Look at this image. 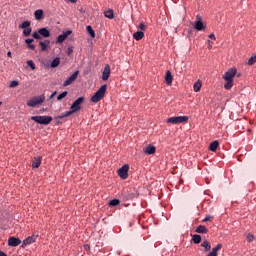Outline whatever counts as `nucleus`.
Masks as SVG:
<instances>
[{"mask_svg":"<svg viewBox=\"0 0 256 256\" xmlns=\"http://www.w3.org/2000/svg\"><path fill=\"white\" fill-rule=\"evenodd\" d=\"M85 103V97H79L76 99L70 107V110L62 113L60 116H57V119H65V117H71L73 113H77V111H81V105Z\"/></svg>","mask_w":256,"mask_h":256,"instance_id":"nucleus-1","label":"nucleus"},{"mask_svg":"<svg viewBox=\"0 0 256 256\" xmlns=\"http://www.w3.org/2000/svg\"><path fill=\"white\" fill-rule=\"evenodd\" d=\"M237 75V68H230L225 74L223 75V79L226 81L224 84V88L226 90L233 88V79Z\"/></svg>","mask_w":256,"mask_h":256,"instance_id":"nucleus-2","label":"nucleus"},{"mask_svg":"<svg viewBox=\"0 0 256 256\" xmlns=\"http://www.w3.org/2000/svg\"><path fill=\"white\" fill-rule=\"evenodd\" d=\"M105 93H107V85H102L91 97L92 103H99L105 97Z\"/></svg>","mask_w":256,"mask_h":256,"instance_id":"nucleus-3","label":"nucleus"},{"mask_svg":"<svg viewBox=\"0 0 256 256\" xmlns=\"http://www.w3.org/2000/svg\"><path fill=\"white\" fill-rule=\"evenodd\" d=\"M31 121H35L39 125H49L53 121L51 116H32Z\"/></svg>","mask_w":256,"mask_h":256,"instance_id":"nucleus-4","label":"nucleus"},{"mask_svg":"<svg viewBox=\"0 0 256 256\" xmlns=\"http://www.w3.org/2000/svg\"><path fill=\"white\" fill-rule=\"evenodd\" d=\"M189 121V117L187 116H175L167 119V123H171L172 125H179V123H187Z\"/></svg>","mask_w":256,"mask_h":256,"instance_id":"nucleus-5","label":"nucleus"},{"mask_svg":"<svg viewBox=\"0 0 256 256\" xmlns=\"http://www.w3.org/2000/svg\"><path fill=\"white\" fill-rule=\"evenodd\" d=\"M41 103H45L44 95L32 98L30 101L27 102V105L28 107H37V105H41Z\"/></svg>","mask_w":256,"mask_h":256,"instance_id":"nucleus-6","label":"nucleus"},{"mask_svg":"<svg viewBox=\"0 0 256 256\" xmlns=\"http://www.w3.org/2000/svg\"><path fill=\"white\" fill-rule=\"evenodd\" d=\"M118 175L120 179H127L129 177V164H125L118 169Z\"/></svg>","mask_w":256,"mask_h":256,"instance_id":"nucleus-7","label":"nucleus"},{"mask_svg":"<svg viewBox=\"0 0 256 256\" xmlns=\"http://www.w3.org/2000/svg\"><path fill=\"white\" fill-rule=\"evenodd\" d=\"M77 77H79V71H75L66 81H64L63 87H69L74 81H77Z\"/></svg>","mask_w":256,"mask_h":256,"instance_id":"nucleus-8","label":"nucleus"},{"mask_svg":"<svg viewBox=\"0 0 256 256\" xmlns=\"http://www.w3.org/2000/svg\"><path fill=\"white\" fill-rule=\"evenodd\" d=\"M8 245L10 247H19V245H21V239L12 236L8 239Z\"/></svg>","mask_w":256,"mask_h":256,"instance_id":"nucleus-9","label":"nucleus"},{"mask_svg":"<svg viewBox=\"0 0 256 256\" xmlns=\"http://www.w3.org/2000/svg\"><path fill=\"white\" fill-rule=\"evenodd\" d=\"M110 75H111V66H109V64H107L104 67V70L102 72V80L107 81L109 79Z\"/></svg>","mask_w":256,"mask_h":256,"instance_id":"nucleus-10","label":"nucleus"},{"mask_svg":"<svg viewBox=\"0 0 256 256\" xmlns=\"http://www.w3.org/2000/svg\"><path fill=\"white\" fill-rule=\"evenodd\" d=\"M35 241H37V235H32L28 238H26L25 240H23L22 242V247H27V245H31L33 243H35Z\"/></svg>","mask_w":256,"mask_h":256,"instance_id":"nucleus-11","label":"nucleus"},{"mask_svg":"<svg viewBox=\"0 0 256 256\" xmlns=\"http://www.w3.org/2000/svg\"><path fill=\"white\" fill-rule=\"evenodd\" d=\"M221 249H223V244H218L217 246L212 248L207 256H219V251H221Z\"/></svg>","mask_w":256,"mask_h":256,"instance_id":"nucleus-12","label":"nucleus"},{"mask_svg":"<svg viewBox=\"0 0 256 256\" xmlns=\"http://www.w3.org/2000/svg\"><path fill=\"white\" fill-rule=\"evenodd\" d=\"M155 151H157V148L153 145H148L143 149L146 155H155Z\"/></svg>","mask_w":256,"mask_h":256,"instance_id":"nucleus-13","label":"nucleus"},{"mask_svg":"<svg viewBox=\"0 0 256 256\" xmlns=\"http://www.w3.org/2000/svg\"><path fill=\"white\" fill-rule=\"evenodd\" d=\"M71 33H73V31L67 30V31L64 32L63 34H60V35L57 37V43H63V41H65V39H67V37H68L69 35H71Z\"/></svg>","mask_w":256,"mask_h":256,"instance_id":"nucleus-14","label":"nucleus"},{"mask_svg":"<svg viewBox=\"0 0 256 256\" xmlns=\"http://www.w3.org/2000/svg\"><path fill=\"white\" fill-rule=\"evenodd\" d=\"M39 167H41V156L34 157L32 160V168L39 169Z\"/></svg>","mask_w":256,"mask_h":256,"instance_id":"nucleus-15","label":"nucleus"},{"mask_svg":"<svg viewBox=\"0 0 256 256\" xmlns=\"http://www.w3.org/2000/svg\"><path fill=\"white\" fill-rule=\"evenodd\" d=\"M38 33L41 37H45V38L51 37V32L47 28H40L38 30Z\"/></svg>","mask_w":256,"mask_h":256,"instance_id":"nucleus-16","label":"nucleus"},{"mask_svg":"<svg viewBox=\"0 0 256 256\" xmlns=\"http://www.w3.org/2000/svg\"><path fill=\"white\" fill-rule=\"evenodd\" d=\"M194 29H196V31H203L205 29V24H203V21L198 20L195 22Z\"/></svg>","mask_w":256,"mask_h":256,"instance_id":"nucleus-17","label":"nucleus"},{"mask_svg":"<svg viewBox=\"0 0 256 256\" xmlns=\"http://www.w3.org/2000/svg\"><path fill=\"white\" fill-rule=\"evenodd\" d=\"M50 44H51V41L49 40L40 41L39 45L41 47V51H47V48L49 47Z\"/></svg>","mask_w":256,"mask_h":256,"instance_id":"nucleus-18","label":"nucleus"},{"mask_svg":"<svg viewBox=\"0 0 256 256\" xmlns=\"http://www.w3.org/2000/svg\"><path fill=\"white\" fill-rule=\"evenodd\" d=\"M201 247H204V253L211 251V243L208 240H204L201 243Z\"/></svg>","mask_w":256,"mask_h":256,"instance_id":"nucleus-19","label":"nucleus"},{"mask_svg":"<svg viewBox=\"0 0 256 256\" xmlns=\"http://www.w3.org/2000/svg\"><path fill=\"white\" fill-rule=\"evenodd\" d=\"M34 17L36 21H41V19H43V10L42 9H38L34 12Z\"/></svg>","mask_w":256,"mask_h":256,"instance_id":"nucleus-20","label":"nucleus"},{"mask_svg":"<svg viewBox=\"0 0 256 256\" xmlns=\"http://www.w3.org/2000/svg\"><path fill=\"white\" fill-rule=\"evenodd\" d=\"M133 37L136 41H141L145 37V33L143 31H137L133 34Z\"/></svg>","mask_w":256,"mask_h":256,"instance_id":"nucleus-21","label":"nucleus"},{"mask_svg":"<svg viewBox=\"0 0 256 256\" xmlns=\"http://www.w3.org/2000/svg\"><path fill=\"white\" fill-rule=\"evenodd\" d=\"M165 81L167 85H171L173 83V75L171 74V71L166 72Z\"/></svg>","mask_w":256,"mask_h":256,"instance_id":"nucleus-22","label":"nucleus"},{"mask_svg":"<svg viewBox=\"0 0 256 256\" xmlns=\"http://www.w3.org/2000/svg\"><path fill=\"white\" fill-rule=\"evenodd\" d=\"M195 233H203V234H207L209 233V230L207 229V227L203 226V225H199L196 230Z\"/></svg>","mask_w":256,"mask_h":256,"instance_id":"nucleus-23","label":"nucleus"},{"mask_svg":"<svg viewBox=\"0 0 256 256\" xmlns=\"http://www.w3.org/2000/svg\"><path fill=\"white\" fill-rule=\"evenodd\" d=\"M60 64H61V58L56 57L51 62L50 67H52V69H55V67H59Z\"/></svg>","mask_w":256,"mask_h":256,"instance_id":"nucleus-24","label":"nucleus"},{"mask_svg":"<svg viewBox=\"0 0 256 256\" xmlns=\"http://www.w3.org/2000/svg\"><path fill=\"white\" fill-rule=\"evenodd\" d=\"M218 147H219V141L215 140L209 145V150L215 152L217 151Z\"/></svg>","mask_w":256,"mask_h":256,"instance_id":"nucleus-25","label":"nucleus"},{"mask_svg":"<svg viewBox=\"0 0 256 256\" xmlns=\"http://www.w3.org/2000/svg\"><path fill=\"white\" fill-rule=\"evenodd\" d=\"M201 235L199 234H194L192 236V240H193V243H195V245H199V243H201Z\"/></svg>","mask_w":256,"mask_h":256,"instance_id":"nucleus-26","label":"nucleus"},{"mask_svg":"<svg viewBox=\"0 0 256 256\" xmlns=\"http://www.w3.org/2000/svg\"><path fill=\"white\" fill-rule=\"evenodd\" d=\"M31 27V22L30 21H24L20 26H19V28L20 29H28V28H30Z\"/></svg>","mask_w":256,"mask_h":256,"instance_id":"nucleus-27","label":"nucleus"},{"mask_svg":"<svg viewBox=\"0 0 256 256\" xmlns=\"http://www.w3.org/2000/svg\"><path fill=\"white\" fill-rule=\"evenodd\" d=\"M193 87H194L195 93H199V91H201V87H202L201 81H197V82L194 84Z\"/></svg>","mask_w":256,"mask_h":256,"instance_id":"nucleus-28","label":"nucleus"},{"mask_svg":"<svg viewBox=\"0 0 256 256\" xmlns=\"http://www.w3.org/2000/svg\"><path fill=\"white\" fill-rule=\"evenodd\" d=\"M86 30L89 33L90 37H92L94 39V37H95V30H93V27L87 26Z\"/></svg>","mask_w":256,"mask_h":256,"instance_id":"nucleus-29","label":"nucleus"},{"mask_svg":"<svg viewBox=\"0 0 256 256\" xmlns=\"http://www.w3.org/2000/svg\"><path fill=\"white\" fill-rule=\"evenodd\" d=\"M105 17H107V19H113L114 14H113V10H107L106 12H104Z\"/></svg>","mask_w":256,"mask_h":256,"instance_id":"nucleus-30","label":"nucleus"},{"mask_svg":"<svg viewBox=\"0 0 256 256\" xmlns=\"http://www.w3.org/2000/svg\"><path fill=\"white\" fill-rule=\"evenodd\" d=\"M67 95H68L67 91L62 92L61 94L58 95L57 101H62V99H65V97H67Z\"/></svg>","mask_w":256,"mask_h":256,"instance_id":"nucleus-31","label":"nucleus"},{"mask_svg":"<svg viewBox=\"0 0 256 256\" xmlns=\"http://www.w3.org/2000/svg\"><path fill=\"white\" fill-rule=\"evenodd\" d=\"M31 31H33V29L30 28H24V31H23V35L24 37H29V35H31Z\"/></svg>","mask_w":256,"mask_h":256,"instance_id":"nucleus-32","label":"nucleus"},{"mask_svg":"<svg viewBox=\"0 0 256 256\" xmlns=\"http://www.w3.org/2000/svg\"><path fill=\"white\" fill-rule=\"evenodd\" d=\"M255 63H256V55L249 58L247 65H250V66L255 65Z\"/></svg>","mask_w":256,"mask_h":256,"instance_id":"nucleus-33","label":"nucleus"},{"mask_svg":"<svg viewBox=\"0 0 256 256\" xmlns=\"http://www.w3.org/2000/svg\"><path fill=\"white\" fill-rule=\"evenodd\" d=\"M119 203H120L119 199H113V200H111V201L109 202V205H110L111 207H117V205H119Z\"/></svg>","mask_w":256,"mask_h":256,"instance_id":"nucleus-34","label":"nucleus"},{"mask_svg":"<svg viewBox=\"0 0 256 256\" xmlns=\"http://www.w3.org/2000/svg\"><path fill=\"white\" fill-rule=\"evenodd\" d=\"M26 64L28 65L29 68L32 69V71H35V62H33V60H28Z\"/></svg>","mask_w":256,"mask_h":256,"instance_id":"nucleus-35","label":"nucleus"},{"mask_svg":"<svg viewBox=\"0 0 256 256\" xmlns=\"http://www.w3.org/2000/svg\"><path fill=\"white\" fill-rule=\"evenodd\" d=\"M18 86H19V81H17V80L11 81L10 85H9V87H11V88H15V87H18Z\"/></svg>","mask_w":256,"mask_h":256,"instance_id":"nucleus-36","label":"nucleus"},{"mask_svg":"<svg viewBox=\"0 0 256 256\" xmlns=\"http://www.w3.org/2000/svg\"><path fill=\"white\" fill-rule=\"evenodd\" d=\"M32 37H33L34 39H41V34H39V32H34V33L32 34Z\"/></svg>","mask_w":256,"mask_h":256,"instance_id":"nucleus-37","label":"nucleus"},{"mask_svg":"<svg viewBox=\"0 0 256 256\" xmlns=\"http://www.w3.org/2000/svg\"><path fill=\"white\" fill-rule=\"evenodd\" d=\"M211 219H213V216L208 215L202 221L203 223H207V221H211Z\"/></svg>","mask_w":256,"mask_h":256,"instance_id":"nucleus-38","label":"nucleus"},{"mask_svg":"<svg viewBox=\"0 0 256 256\" xmlns=\"http://www.w3.org/2000/svg\"><path fill=\"white\" fill-rule=\"evenodd\" d=\"M139 29H140V31H145V29H146L145 23L141 22L139 24Z\"/></svg>","mask_w":256,"mask_h":256,"instance_id":"nucleus-39","label":"nucleus"},{"mask_svg":"<svg viewBox=\"0 0 256 256\" xmlns=\"http://www.w3.org/2000/svg\"><path fill=\"white\" fill-rule=\"evenodd\" d=\"M246 239H247V241H249V243H251V241H253V239H254L253 234H248Z\"/></svg>","mask_w":256,"mask_h":256,"instance_id":"nucleus-40","label":"nucleus"},{"mask_svg":"<svg viewBox=\"0 0 256 256\" xmlns=\"http://www.w3.org/2000/svg\"><path fill=\"white\" fill-rule=\"evenodd\" d=\"M208 49H213V41L207 40Z\"/></svg>","mask_w":256,"mask_h":256,"instance_id":"nucleus-41","label":"nucleus"},{"mask_svg":"<svg viewBox=\"0 0 256 256\" xmlns=\"http://www.w3.org/2000/svg\"><path fill=\"white\" fill-rule=\"evenodd\" d=\"M33 39H31V38H28V39H26L25 40V43L27 44V45H31V43H33Z\"/></svg>","mask_w":256,"mask_h":256,"instance_id":"nucleus-42","label":"nucleus"},{"mask_svg":"<svg viewBox=\"0 0 256 256\" xmlns=\"http://www.w3.org/2000/svg\"><path fill=\"white\" fill-rule=\"evenodd\" d=\"M28 49H31V51H35V46L33 44L27 45Z\"/></svg>","mask_w":256,"mask_h":256,"instance_id":"nucleus-43","label":"nucleus"},{"mask_svg":"<svg viewBox=\"0 0 256 256\" xmlns=\"http://www.w3.org/2000/svg\"><path fill=\"white\" fill-rule=\"evenodd\" d=\"M71 53H73V48H67V55H71Z\"/></svg>","mask_w":256,"mask_h":256,"instance_id":"nucleus-44","label":"nucleus"},{"mask_svg":"<svg viewBox=\"0 0 256 256\" xmlns=\"http://www.w3.org/2000/svg\"><path fill=\"white\" fill-rule=\"evenodd\" d=\"M209 39H212L213 41H215L217 38L215 37V34H210Z\"/></svg>","mask_w":256,"mask_h":256,"instance_id":"nucleus-45","label":"nucleus"},{"mask_svg":"<svg viewBox=\"0 0 256 256\" xmlns=\"http://www.w3.org/2000/svg\"><path fill=\"white\" fill-rule=\"evenodd\" d=\"M55 95H57V91L53 92V93L50 95L49 99H53V97H55Z\"/></svg>","mask_w":256,"mask_h":256,"instance_id":"nucleus-46","label":"nucleus"},{"mask_svg":"<svg viewBox=\"0 0 256 256\" xmlns=\"http://www.w3.org/2000/svg\"><path fill=\"white\" fill-rule=\"evenodd\" d=\"M0 256H7V255L5 254V252L0 250Z\"/></svg>","mask_w":256,"mask_h":256,"instance_id":"nucleus-47","label":"nucleus"},{"mask_svg":"<svg viewBox=\"0 0 256 256\" xmlns=\"http://www.w3.org/2000/svg\"><path fill=\"white\" fill-rule=\"evenodd\" d=\"M70 3H77V0H68Z\"/></svg>","mask_w":256,"mask_h":256,"instance_id":"nucleus-48","label":"nucleus"},{"mask_svg":"<svg viewBox=\"0 0 256 256\" xmlns=\"http://www.w3.org/2000/svg\"><path fill=\"white\" fill-rule=\"evenodd\" d=\"M7 57H11V51L7 52Z\"/></svg>","mask_w":256,"mask_h":256,"instance_id":"nucleus-49","label":"nucleus"},{"mask_svg":"<svg viewBox=\"0 0 256 256\" xmlns=\"http://www.w3.org/2000/svg\"><path fill=\"white\" fill-rule=\"evenodd\" d=\"M84 247H85V249H89V245H85Z\"/></svg>","mask_w":256,"mask_h":256,"instance_id":"nucleus-50","label":"nucleus"},{"mask_svg":"<svg viewBox=\"0 0 256 256\" xmlns=\"http://www.w3.org/2000/svg\"><path fill=\"white\" fill-rule=\"evenodd\" d=\"M0 105H1V102H0Z\"/></svg>","mask_w":256,"mask_h":256,"instance_id":"nucleus-51","label":"nucleus"}]
</instances>
